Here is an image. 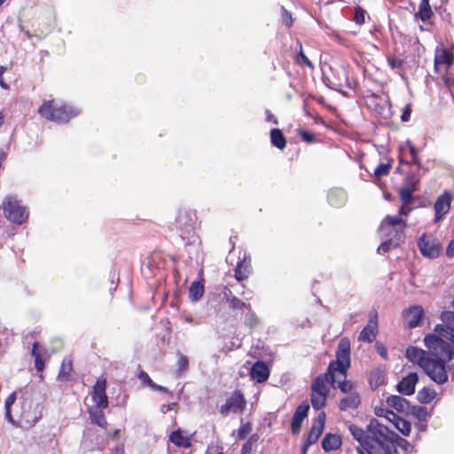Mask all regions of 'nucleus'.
<instances>
[{"mask_svg": "<svg viewBox=\"0 0 454 454\" xmlns=\"http://www.w3.org/2000/svg\"><path fill=\"white\" fill-rule=\"evenodd\" d=\"M89 414H90V419L93 424L98 425V427H103V428L106 427L107 422H106L103 409H99V410H96V411L90 410L89 411Z\"/></svg>", "mask_w": 454, "mask_h": 454, "instance_id": "nucleus-31", "label": "nucleus"}, {"mask_svg": "<svg viewBox=\"0 0 454 454\" xmlns=\"http://www.w3.org/2000/svg\"><path fill=\"white\" fill-rule=\"evenodd\" d=\"M361 403V398L358 393L354 392L348 395L341 398L339 403L340 411H347L348 409H356Z\"/></svg>", "mask_w": 454, "mask_h": 454, "instance_id": "nucleus-22", "label": "nucleus"}, {"mask_svg": "<svg viewBox=\"0 0 454 454\" xmlns=\"http://www.w3.org/2000/svg\"><path fill=\"white\" fill-rule=\"evenodd\" d=\"M387 61L392 70H401L404 65V59L392 55L387 57Z\"/></svg>", "mask_w": 454, "mask_h": 454, "instance_id": "nucleus-40", "label": "nucleus"}, {"mask_svg": "<svg viewBox=\"0 0 454 454\" xmlns=\"http://www.w3.org/2000/svg\"><path fill=\"white\" fill-rule=\"evenodd\" d=\"M328 81L329 82L327 83V86L330 89L336 90L344 96H348V92L344 90V88L350 90H354L355 88V83L349 79L348 72L343 68L337 70L333 77Z\"/></svg>", "mask_w": 454, "mask_h": 454, "instance_id": "nucleus-9", "label": "nucleus"}, {"mask_svg": "<svg viewBox=\"0 0 454 454\" xmlns=\"http://www.w3.org/2000/svg\"><path fill=\"white\" fill-rule=\"evenodd\" d=\"M418 380V374L416 372H410L397 384L396 389L401 395H411L415 392V386Z\"/></svg>", "mask_w": 454, "mask_h": 454, "instance_id": "nucleus-16", "label": "nucleus"}, {"mask_svg": "<svg viewBox=\"0 0 454 454\" xmlns=\"http://www.w3.org/2000/svg\"><path fill=\"white\" fill-rule=\"evenodd\" d=\"M406 220L400 216L386 215L380 225L381 237L394 243V247H400L405 241Z\"/></svg>", "mask_w": 454, "mask_h": 454, "instance_id": "nucleus-4", "label": "nucleus"}, {"mask_svg": "<svg viewBox=\"0 0 454 454\" xmlns=\"http://www.w3.org/2000/svg\"><path fill=\"white\" fill-rule=\"evenodd\" d=\"M398 247H394V243L388 242L387 239H385V240L379 246L377 251L379 254H384L388 252L391 249L397 248Z\"/></svg>", "mask_w": 454, "mask_h": 454, "instance_id": "nucleus-49", "label": "nucleus"}, {"mask_svg": "<svg viewBox=\"0 0 454 454\" xmlns=\"http://www.w3.org/2000/svg\"><path fill=\"white\" fill-rule=\"evenodd\" d=\"M394 426L405 436H408L411 434V424L401 417L399 419H395Z\"/></svg>", "mask_w": 454, "mask_h": 454, "instance_id": "nucleus-37", "label": "nucleus"}, {"mask_svg": "<svg viewBox=\"0 0 454 454\" xmlns=\"http://www.w3.org/2000/svg\"><path fill=\"white\" fill-rule=\"evenodd\" d=\"M250 374L253 380L262 383L268 380L270 370L263 361H256L251 368Z\"/></svg>", "mask_w": 454, "mask_h": 454, "instance_id": "nucleus-18", "label": "nucleus"}, {"mask_svg": "<svg viewBox=\"0 0 454 454\" xmlns=\"http://www.w3.org/2000/svg\"><path fill=\"white\" fill-rule=\"evenodd\" d=\"M309 404L307 401L299 404L294 411L291 421V430L293 434H297L301 431L303 419L308 416Z\"/></svg>", "mask_w": 454, "mask_h": 454, "instance_id": "nucleus-14", "label": "nucleus"}, {"mask_svg": "<svg viewBox=\"0 0 454 454\" xmlns=\"http://www.w3.org/2000/svg\"><path fill=\"white\" fill-rule=\"evenodd\" d=\"M300 137L301 139L309 144L314 143L316 141L314 134L308 130H301Z\"/></svg>", "mask_w": 454, "mask_h": 454, "instance_id": "nucleus-52", "label": "nucleus"}, {"mask_svg": "<svg viewBox=\"0 0 454 454\" xmlns=\"http://www.w3.org/2000/svg\"><path fill=\"white\" fill-rule=\"evenodd\" d=\"M250 273H251L250 259H248V261H247V255H246V254H244L243 259L242 260L239 259V261L237 262L234 276L238 281H243L248 278Z\"/></svg>", "mask_w": 454, "mask_h": 454, "instance_id": "nucleus-20", "label": "nucleus"}, {"mask_svg": "<svg viewBox=\"0 0 454 454\" xmlns=\"http://www.w3.org/2000/svg\"><path fill=\"white\" fill-rule=\"evenodd\" d=\"M348 431L359 442L357 450L360 454H397V450L395 449L393 443V436L395 435V432L387 434V441L383 439L364 440V428L355 424L348 426Z\"/></svg>", "mask_w": 454, "mask_h": 454, "instance_id": "nucleus-3", "label": "nucleus"}, {"mask_svg": "<svg viewBox=\"0 0 454 454\" xmlns=\"http://www.w3.org/2000/svg\"><path fill=\"white\" fill-rule=\"evenodd\" d=\"M265 114H266V121L268 122H273L275 124H278L277 118L272 114V113L270 110L267 109L265 111Z\"/></svg>", "mask_w": 454, "mask_h": 454, "instance_id": "nucleus-59", "label": "nucleus"}, {"mask_svg": "<svg viewBox=\"0 0 454 454\" xmlns=\"http://www.w3.org/2000/svg\"><path fill=\"white\" fill-rule=\"evenodd\" d=\"M350 366V343L347 339H341L336 350V360L332 361L325 373L318 375L311 384L310 401L315 410H320L325 406L327 398L326 383L335 382L334 373L339 372L345 378Z\"/></svg>", "mask_w": 454, "mask_h": 454, "instance_id": "nucleus-2", "label": "nucleus"}, {"mask_svg": "<svg viewBox=\"0 0 454 454\" xmlns=\"http://www.w3.org/2000/svg\"><path fill=\"white\" fill-rule=\"evenodd\" d=\"M409 411H411V414L418 418L419 420L426 419L427 416V408L424 406H410Z\"/></svg>", "mask_w": 454, "mask_h": 454, "instance_id": "nucleus-43", "label": "nucleus"}, {"mask_svg": "<svg viewBox=\"0 0 454 454\" xmlns=\"http://www.w3.org/2000/svg\"><path fill=\"white\" fill-rule=\"evenodd\" d=\"M446 254L448 257L454 256V239L450 240V242L449 243V246L446 250Z\"/></svg>", "mask_w": 454, "mask_h": 454, "instance_id": "nucleus-60", "label": "nucleus"}, {"mask_svg": "<svg viewBox=\"0 0 454 454\" xmlns=\"http://www.w3.org/2000/svg\"><path fill=\"white\" fill-rule=\"evenodd\" d=\"M435 391L428 387H423L417 394V399L420 403L427 404L435 397Z\"/></svg>", "mask_w": 454, "mask_h": 454, "instance_id": "nucleus-32", "label": "nucleus"}, {"mask_svg": "<svg viewBox=\"0 0 454 454\" xmlns=\"http://www.w3.org/2000/svg\"><path fill=\"white\" fill-rule=\"evenodd\" d=\"M442 80L444 82V84L449 89L450 93L452 94L454 91V74L451 73L447 72L443 76Z\"/></svg>", "mask_w": 454, "mask_h": 454, "instance_id": "nucleus-48", "label": "nucleus"}, {"mask_svg": "<svg viewBox=\"0 0 454 454\" xmlns=\"http://www.w3.org/2000/svg\"><path fill=\"white\" fill-rule=\"evenodd\" d=\"M3 209L4 216L14 223L21 224L27 218L26 208L11 197L3 202Z\"/></svg>", "mask_w": 454, "mask_h": 454, "instance_id": "nucleus-6", "label": "nucleus"}, {"mask_svg": "<svg viewBox=\"0 0 454 454\" xmlns=\"http://www.w3.org/2000/svg\"><path fill=\"white\" fill-rule=\"evenodd\" d=\"M151 387L153 389V390H158V391H160V392H163V393H169L168 389L165 387H162L160 385H158L156 383L153 382V384H152Z\"/></svg>", "mask_w": 454, "mask_h": 454, "instance_id": "nucleus-62", "label": "nucleus"}, {"mask_svg": "<svg viewBox=\"0 0 454 454\" xmlns=\"http://www.w3.org/2000/svg\"><path fill=\"white\" fill-rule=\"evenodd\" d=\"M386 402L389 407L395 409L398 412H405L410 410L409 402L400 395H390Z\"/></svg>", "mask_w": 454, "mask_h": 454, "instance_id": "nucleus-23", "label": "nucleus"}, {"mask_svg": "<svg viewBox=\"0 0 454 454\" xmlns=\"http://www.w3.org/2000/svg\"><path fill=\"white\" fill-rule=\"evenodd\" d=\"M169 440L176 446L180 448L187 449L192 445L190 438L183 435L180 429L173 431L169 435Z\"/></svg>", "mask_w": 454, "mask_h": 454, "instance_id": "nucleus-26", "label": "nucleus"}, {"mask_svg": "<svg viewBox=\"0 0 454 454\" xmlns=\"http://www.w3.org/2000/svg\"><path fill=\"white\" fill-rule=\"evenodd\" d=\"M270 142L277 148L283 150L286 145V139L279 129L270 130Z\"/></svg>", "mask_w": 454, "mask_h": 454, "instance_id": "nucleus-29", "label": "nucleus"}, {"mask_svg": "<svg viewBox=\"0 0 454 454\" xmlns=\"http://www.w3.org/2000/svg\"><path fill=\"white\" fill-rule=\"evenodd\" d=\"M177 362H176V375L180 377L184 372L188 370L189 367V359L186 356L182 354L181 352H177Z\"/></svg>", "mask_w": 454, "mask_h": 454, "instance_id": "nucleus-36", "label": "nucleus"}, {"mask_svg": "<svg viewBox=\"0 0 454 454\" xmlns=\"http://www.w3.org/2000/svg\"><path fill=\"white\" fill-rule=\"evenodd\" d=\"M329 203L333 207H340L345 201V193L342 191H331L327 196Z\"/></svg>", "mask_w": 454, "mask_h": 454, "instance_id": "nucleus-33", "label": "nucleus"}, {"mask_svg": "<svg viewBox=\"0 0 454 454\" xmlns=\"http://www.w3.org/2000/svg\"><path fill=\"white\" fill-rule=\"evenodd\" d=\"M391 168L390 163H380L374 169V175L380 178L381 176H387Z\"/></svg>", "mask_w": 454, "mask_h": 454, "instance_id": "nucleus-44", "label": "nucleus"}, {"mask_svg": "<svg viewBox=\"0 0 454 454\" xmlns=\"http://www.w3.org/2000/svg\"><path fill=\"white\" fill-rule=\"evenodd\" d=\"M434 15V12L429 4V0H420L419 11L415 13V19L427 22Z\"/></svg>", "mask_w": 454, "mask_h": 454, "instance_id": "nucleus-25", "label": "nucleus"}, {"mask_svg": "<svg viewBox=\"0 0 454 454\" xmlns=\"http://www.w3.org/2000/svg\"><path fill=\"white\" fill-rule=\"evenodd\" d=\"M73 370L71 359L66 358L62 361L60 370L59 372V378L61 380H67Z\"/></svg>", "mask_w": 454, "mask_h": 454, "instance_id": "nucleus-38", "label": "nucleus"}, {"mask_svg": "<svg viewBox=\"0 0 454 454\" xmlns=\"http://www.w3.org/2000/svg\"><path fill=\"white\" fill-rule=\"evenodd\" d=\"M138 378L141 380V381L151 387L152 384H153V381L152 380V379L149 377V375L145 372H140V373L138 374Z\"/></svg>", "mask_w": 454, "mask_h": 454, "instance_id": "nucleus-56", "label": "nucleus"}, {"mask_svg": "<svg viewBox=\"0 0 454 454\" xmlns=\"http://www.w3.org/2000/svg\"><path fill=\"white\" fill-rule=\"evenodd\" d=\"M364 15L365 12L361 7H356L355 9V16L354 20L356 24L362 25L364 23Z\"/></svg>", "mask_w": 454, "mask_h": 454, "instance_id": "nucleus-50", "label": "nucleus"}, {"mask_svg": "<svg viewBox=\"0 0 454 454\" xmlns=\"http://www.w3.org/2000/svg\"><path fill=\"white\" fill-rule=\"evenodd\" d=\"M247 310L248 311L247 312V314L245 316L244 323L247 326H248L250 328H254L259 324V319L256 317V315L254 314V312L252 311L251 308L248 309Z\"/></svg>", "mask_w": 454, "mask_h": 454, "instance_id": "nucleus-42", "label": "nucleus"}, {"mask_svg": "<svg viewBox=\"0 0 454 454\" xmlns=\"http://www.w3.org/2000/svg\"><path fill=\"white\" fill-rule=\"evenodd\" d=\"M175 404L176 403L163 404L160 407V411L165 414L168 411H171Z\"/></svg>", "mask_w": 454, "mask_h": 454, "instance_id": "nucleus-61", "label": "nucleus"}, {"mask_svg": "<svg viewBox=\"0 0 454 454\" xmlns=\"http://www.w3.org/2000/svg\"><path fill=\"white\" fill-rule=\"evenodd\" d=\"M325 423V413L321 411L313 422V425L305 438V442L309 444H314L318 441V438L323 433Z\"/></svg>", "mask_w": 454, "mask_h": 454, "instance_id": "nucleus-13", "label": "nucleus"}, {"mask_svg": "<svg viewBox=\"0 0 454 454\" xmlns=\"http://www.w3.org/2000/svg\"><path fill=\"white\" fill-rule=\"evenodd\" d=\"M407 145L409 147V151L411 156V161L420 167L421 161L420 159L418 156L417 149L414 145L411 144V142L407 141Z\"/></svg>", "mask_w": 454, "mask_h": 454, "instance_id": "nucleus-47", "label": "nucleus"}, {"mask_svg": "<svg viewBox=\"0 0 454 454\" xmlns=\"http://www.w3.org/2000/svg\"><path fill=\"white\" fill-rule=\"evenodd\" d=\"M227 301H228L230 308L231 309L244 310V309H248L251 307L250 303H247L236 296L228 298Z\"/></svg>", "mask_w": 454, "mask_h": 454, "instance_id": "nucleus-39", "label": "nucleus"}, {"mask_svg": "<svg viewBox=\"0 0 454 454\" xmlns=\"http://www.w3.org/2000/svg\"><path fill=\"white\" fill-rule=\"evenodd\" d=\"M92 400L98 409L108 406V398L106 394V380H98L93 387Z\"/></svg>", "mask_w": 454, "mask_h": 454, "instance_id": "nucleus-15", "label": "nucleus"}, {"mask_svg": "<svg viewBox=\"0 0 454 454\" xmlns=\"http://www.w3.org/2000/svg\"><path fill=\"white\" fill-rule=\"evenodd\" d=\"M339 388L343 393H348L352 390L353 384L350 381L343 380L339 382Z\"/></svg>", "mask_w": 454, "mask_h": 454, "instance_id": "nucleus-54", "label": "nucleus"}, {"mask_svg": "<svg viewBox=\"0 0 454 454\" xmlns=\"http://www.w3.org/2000/svg\"><path fill=\"white\" fill-rule=\"evenodd\" d=\"M386 411H389V410L385 408H375V414L379 417H384L386 415Z\"/></svg>", "mask_w": 454, "mask_h": 454, "instance_id": "nucleus-63", "label": "nucleus"}, {"mask_svg": "<svg viewBox=\"0 0 454 454\" xmlns=\"http://www.w3.org/2000/svg\"><path fill=\"white\" fill-rule=\"evenodd\" d=\"M384 418H386L388 421L395 424V419H399L400 417L398 415H396L394 411H386V415H384Z\"/></svg>", "mask_w": 454, "mask_h": 454, "instance_id": "nucleus-58", "label": "nucleus"}, {"mask_svg": "<svg viewBox=\"0 0 454 454\" xmlns=\"http://www.w3.org/2000/svg\"><path fill=\"white\" fill-rule=\"evenodd\" d=\"M406 182L408 185L406 187H403L399 191L400 200L403 204H412L414 200L413 192L416 189L418 181H414L413 176H407Z\"/></svg>", "mask_w": 454, "mask_h": 454, "instance_id": "nucleus-19", "label": "nucleus"}, {"mask_svg": "<svg viewBox=\"0 0 454 454\" xmlns=\"http://www.w3.org/2000/svg\"><path fill=\"white\" fill-rule=\"evenodd\" d=\"M453 62V55L446 49L436 48L434 56V68L440 65L450 67Z\"/></svg>", "mask_w": 454, "mask_h": 454, "instance_id": "nucleus-24", "label": "nucleus"}, {"mask_svg": "<svg viewBox=\"0 0 454 454\" xmlns=\"http://www.w3.org/2000/svg\"><path fill=\"white\" fill-rule=\"evenodd\" d=\"M32 356L35 358V367L37 372H42L44 369V361L42 358L41 352L39 351V343L35 341L32 348Z\"/></svg>", "mask_w": 454, "mask_h": 454, "instance_id": "nucleus-34", "label": "nucleus"}, {"mask_svg": "<svg viewBox=\"0 0 454 454\" xmlns=\"http://www.w3.org/2000/svg\"><path fill=\"white\" fill-rule=\"evenodd\" d=\"M259 441V435L253 434L248 440L243 444L241 449V454H254V447Z\"/></svg>", "mask_w": 454, "mask_h": 454, "instance_id": "nucleus-35", "label": "nucleus"}, {"mask_svg": "<svg viewBox=\"0 0 454 454\" xmlns=\"http://www.w3.org/2000/svg\"><path fill=\"white\" fill-rule=\"evenodd\" d=\"M180 237L185 242V244L194 243L196 240L195 224L185 225L178 228Z\"/></svg>", "mask_w": 454, "mask_h": 454, "instance_id": "nucleus-28", "label": "nucleus"}, {"mask_svg": "<svg viewBox=\"0 0 454 454\" xmlns=\"http://www.w3.org/2000/svg\"><path fill=\"white\" fill-rule=\"evenodd\" d=\"M246 400L240 390H234L231 396L227 398L225 403L220 407V412L223 416H227L230 412L240 413L246 408Z\"/></svg>", "mask_w": 454, "mask_h": 454, "instance_id": "nucleus-8", "label": "nucleus"}, {"mask_svg": "<svg viewBox=\"0 0 454 454\" xmlns=\"http://www.w3.org/2000/svg\"><path fill=\"white\" fill-rule=\"evenodd\" d=\"M41 116L59 123L67 122L72 117L77 116L80 111L73 106L63 105L54 106L53 100L44 102L38 110Z\"/></svg>", "mask_w": 454, "mask_h": 454, "instance_id": "nucleus-5", "label": "nucleus"}, {"mask_svg": "<svg viewBox=\"0 0 454 454\" xmlns=\"http://www.w3.org/2000/svg\"><path fill=\"white\" fill-rule=\"evenodd\" d=\"M375 349L383 359L387 358V348L383 343L377 341L375 343Z\"/></svg>", "mask_w": 454, "mask_h": 454, "instance_id": "nucleus-51", "label": "nucleus"}, {"mask_svg": "<svg viewBox=\"0 0 454 454\" xmlns=\"http://www.w3.org/2000/svg\"><path fill=\"white\" fill-rule=\"evenodd\" d=\"M297 46L299 47V51L297 53V61L300 64H305L306 66L312 67V62L308 59V57L304 54L302 51V45L300 41H297Z\"/></svg>", "mask_w": 454, "mask_h": 454, "instance_id": "nucleus-45", "label": "nucleus"}, {"mask_svg": "<svg viewBox=\"0 0 454 454\" xmlns=\"http://www.w3.org/2000/svg\"><path fill=\"white\" fill-rule=\"evenodd\" d=\"M252 431V424L250 422H247L245 424H241L240 427L238 430L237 437L239 440H243L247 437V435Z\"/></svg>", "mask_w": 454, "mask_h": 454, "instance_id": "nucleus-46", "label": "nucleus"}, {"mask_svg": "<svg viewBox=\"0 0 454 454\" xmlns=\"http://www.w3.org/2000/svg\"><path fill=\"white\" fill-rule=\"evenodd\" d=\"M452 201V194L449 191H444L442 194H441L436 201L434 202V223L439 222L450 209V205Z\"/></svg>", "mask_w": 454, "mask_h": 454, "instance_id": "nucleus-12", "label": "nucleus"}, {"mask_svg": "<svg viewBox=\"0 0 454 454\" xmlns=\"http://www.w3.org/2000/svg\"><path fill=\"white\" fill-rule=\"evenodd\" d=\"M393 443L395 445V450H397V447H400L405 451H408L410 449H412L411 444L404 438L399 436L397 434H395V435L393 436Z\"/></svg>", "mask_w": 454, "mask_h": 454, "instance_id": "nucleus-41", "label": "nucleus"}, {"mask_svg": "<svg viewBox=\"0 0 454 454\" xmlns=\"http://www.w3.org/2000/svg\"><path fill=\"white\" fill-rule=\"evenodd\" d=\"M392 432L378 419H372L364 429V436L363 438L364 440L383 439L387 441V434Z\"/></svg>", "mask_w": 454, "mask_h": 454, "instance_id": "nucleus-10", "label": "nucleus"}, {"mask_svg": "<svg viewBox=\"0 0 454 454\" xmlns=\"http://www.w3.org/2000/svg\"><path fill=\"white\" fill-rule=\"evenodd\" d=\"M204 294V286L198 282L194 281L192 283L189 288V297L192 301H200Z\"/></svg>", "mask_w": 454, "mask_h": 454, "instance_id": "nucleus-30", "label": "nucleus"}, {"mask_svg": "<svg viewBox=\"0 0 454 454\" xmlns=\"http://www.w3.org/2000/svg\"><path fill=\"white\" fill-rule=\"evenodd\" d=\"M177 228L196 223V215L192 211H180L176 216Z\"/></svg>", "mask_w": 454, "mask_h": 454, "instance_id": "nucleus-27", "label": "nucleus"}, {"mask_svg": "<svg viewBox=\"0 0 454 454\" xmlns=\"http://www.w3.org/2000/svg\"><path fill=\"white\" fill-rule=\"evenodd\" d=\"M424 315V310L419 305L411 306L405 312L404 317L407 321V325L410 329L415 328L419 325L420 319Z\"/></svg>", "mask_w": 454, "mask_h": 454, "instance_id": "nucleus-17", "label": "nucleus"}, {"mask_svg": "<svg viewBox=\"0 0 454 454\" xmlns=\"http://www.w3.org/2000/svg\"><path fill=\"white\" fill-rule=\"evenodd\" d=\"M414 207L412 204H402L399 207L398 213L399 215L408 216L409 214L413 210Z\"/></svg>", "mask_w": 454, "mask_h": 454, "instance_id": "nucleus-53", "label": "nucleus"}, {"mask_svg": "<svg viewBox=\"0 0 454 454\" xmlns=\"http://www.w3.org/2000/svg\"><path fill=\"white\" fill-rule=\"evenodd\" d=\"M16 401V393H12L6 399L4 403V408L5 410L11 409L12 405Z\"/></svg>", "mask_w": 454, "mask_h": 454, "instance_id": "nucleus-57", "label": "nucleus"}, {"mask_svg": "<svg viewBox=\"0 0 454 454\" xmlns=\"http://www.w3.org/2000/svg\"><path fill=\"white\" fill-rule=\"evenodd\" d=\"M441 319L444 325H436L434 333H428L424 338L427 350L414 346L405 350V357L421 367L439 385L448 381L446 364L454 356V312L443 311Z\"/></svg>", "mask_w": 454, "mask_h": 454, "instance_id": "nucleus-1", "label": "nucleus"}, {"mask_svg": "<svg viewBox=\"0 0 454 454\" xmlns=\"http://www.w3.org/2000/svg\"><path fill=\"white\" fill-rule=\"evenodd\" d=\"M341 438L338 434H326L322 440V448L325 451L329 452L339 449L341 445Z\"/></svg>", "mask_w": 454, "mask_h": 454, "instance_id": "nucleus-21", "label": "nucleus"}, {"mask_svg": "<svg viewBox=\"0 0 454 454\" xmlns=\"http://www.w3.org/2000/svg\"><path fill=\"white\" fill-rule=\"evenodd\" d=\"M411 107L409 105H406L405 107L403 109V114L401 115V120L403 121H408L411 119Z\"/></svg>", "mask_w": 454, "mask_h": 454, "instance_id": "nucleus-55", "label": "nucleus"}, {"mask_svg": "<svg viewBox=\"0 0 454 454\" xmlns=\"http://www.w3.org/2000/svg\"><path fill=\"white\" fill-rule=\"evenodd\" d=\"M418 247L421 254L425 257L437 258L442 251V246L437 239L433 235L422 234L418 240Z\"/></svg>", "mask_w": 454, "mask_h": 454, "instance_id": "nucleus-7", "label": "nucleus"}, {"mask_svg": "<svg viewBox=\"0 0 454 454\" xmlns=\"http://www.w3.org/2000/svg\"><path fill=\"white\" fill-rule=\"evenodd\" d=\"M378 333V314L371 312L367 325L363 328L358 335V340L364 342H372Z\"/></svg>", "mask_w": 454, "mask_h": 454, "instance_id": "nucleus-11", "label": "nucleus"}, {"mask_svg": "<svg viewBox=\"0 0 454 454\" xmlns=\"http://www.w3.org/2000/svg\"><path fill=\"white\" fill-rule=\"evenodd\" d=\"M311 446V444H309L307 442L304 441V443L301 450V454H307L309 448Z\"/></svg>", "mask_w": 454, "mask_h": 454, "instance_id": "nucleus-64", "label": "nucleus"}]
</instances>
